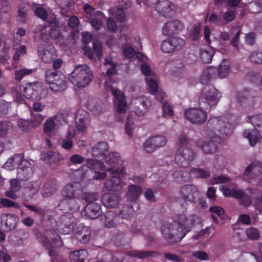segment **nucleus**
Segmentation results:
<instances>
[{
    "instance_id": "50",
    "label": "nucleus",
    "mask_w": 262,
    "mask_h": 262,
    "mask_svg": "<svg viewBox=\"0 0 262 262\" xmlns=\"http://www.w3.org/2000/svg\"><path fill=\"white\" fill-rule=\"evenodd\" d=\"M49 34L51 37L56 40L57 43L61 45L63 42V37L60 32L58 27L52 26Z\"/></svg>"
},
{
    "instance_id": "19",
    "label": "nucleus",
    "mask_w": 262,
    "mask_h": 262,
    "mask_svg": "<svg viewBox=\"0 0 262 262\" xmlns=\"http://www.w3.org/2000/svg\"><path fill=\"white\" fill-rule=\"evenodd\" d=\"M146 85L149 92L155 95L156 98L159 101H162L165 97V93L161 90L159 89L158 77L157 76L152 78L146 77Z\"/></svg>"
},
{
    "instance_id": "53",
    "label": "nucleus",
    "mask_w": 262,
    "mask_h": 262,
    "mask_svg": "<svg viewBox=\"0 0 262 262\" xmlns=\"http://www.w3.org/2000/svg\"><path fill=\"white\" fill-rule=\"evenodd\" d=\"M174 179L178 182L188 181L189 179V173L187 171L183 172L181 170H176L173 174Z\"/></svg>"
},
{
    "instance_id": "10",
    "label": "nucleus",
    "mask_w": 262,
    "mask_h": 262,
    "mask_svg": "<svg viewBox=\"0 0 262 262\" xmlns=\"http://www.w3.org/2000/svg\"><path fill=\"white\" fill-rule=\"evenodd\" d=\"M184 237L190 232L195 224L201 222V219L196 215H187L185 213L177 215L174 219Z\"/></svg>"
},
{
    "instance_id": "9",
    "label": "nucleus",
    "mask_w": 262,
    "mask_h": 262,
    "mask_svg": "<svg viewBox=\"0 0 262 262\" xmlns=\"http://www.w3.org/2000/svg\"><path fill=\"white\" fill-rule=\"evenodd\" d=\"M46 81L51 90L55 92H61L67 89L65 76L51 69L46 71Z\"/></svg>"
},
{
    "instance_id": "52",
    "label": "nucleus",
    "mask_w": 262,
    "mask_h": 262,
    "mask_svg": "<svg viewBox=\"0 0 262 262\" xmlns=\"http://www.w3.org/2000/svg\"><path fill=\"white\" fill-rule=\"evenodd\" d=\"M245 232L247 237L250 239L257 240L260 237L259 230L256 228L249 227L246 230Z\"/></svg>"
},
{
    "instance_id": "20",
    "label": "nucleus",
    "mask_w": 262,
    "mask_h": 262,
    "mask_svg": "<svg viewBox=\"0 0 262 262\" xmlns=\"http://www.w3.org/2000/svg\"><path fill=\"white\" fill-rule=\"evenodd\" d=\"M34 173V167L28 160L24 161L17 168V178L21 180L26 181L30 179Z\"/></svg>"
},
{
    "instance_id": "13",
    "label": "nucleus",
    "mask_w": 262,
    "mask_h": 262,
    "mask_svg": "<svg viewBox=\"0 0 262 262\" xmlns=\"http://www.w3.org/2000/svg\"><path fill=\"white\" fill-rule=\"evenodd\" d=\"M108 90L111 91L114 97V105L118 115L125 113L127 105L123 93L112 85L108 88Z\"/></svg>"
},
{
    "instance_id": "38",
    "label": "nucleus",
    "mask_w": 262,
    "mask_h": 262,
    "mask_svg": "<svg viewBox=\"0 0 262 262\" xmlns=\"http://www.w3.org/2000/svg\"><path fill=\"white\" fill-rule=\"evenodd\" d=\"M104 159L105 163L111 166H114L120 162H122V163L119 166H124V162L121 160L119 154L117 152H110L106 155Z\"/></svg>"
},
{
    "instance_id": "61",
    "label": "nucleus",
    "mask_w": 262,
    "mask_h": 262,
    "mask_svg": "<svg viewBox=\"0 0 262 262\" xmlns=\"http://www.w3.org/2000/svg\"><path fill=\"white\" fill-rule=\"evenodd\" d=\"M135 129V124L134 121L130 119L128 117L125 124V132L129 137H132L133 135V132Z\"/></svg>"
},
{
    "instance_id": "58",
    "label": "nucleus",
    "mask_w": 262,
    "mask_h": 262,
    "mask_svg": "<svg viewBox=\"0 0 262 262\" xmlns=\"http://www.w3.org/2000/svg\"><path fill=\"white\" fill-rule=\"evenodd\" d=\"M210 183L212 185L220 183H225L231 181V179L227 176H214L210 180Z\"/></svg>"
},
{
    "instance_id": "34",
    "label": "nucleus",
    "mask_w": 262,
    "mask_h": 262,
    "mask_svg": "<svg viewBox=\"0 0 262 262\" xmlns=\"http://www.w3.org/2000/svg\"><path fill=\"white\" fill-rule=\"evenodd\" d=\"M243 136L248 139L249 143L252 146H254L261 139L259 132L257 129L245 130L243 132Z\"/></svg>"
},
{
    "instance_id": "4",
    "label": "nucleus",
    "mask_w": 262,
    "mask_h": 262,
    "mask_svg": "<svg viewBox=\"0 0 262 262\" xmlns=\"http://www.w3.org/2000/svg\"><path fill=\"white\" fill-rule=\"evenodd\" d=\"M106 171L110 173L112 176L106 180L104 183V187L107 191H119L124 187L125 183L119 176L115 174L124 176L126 174L125 166H118L117 168H108Z\"/></svg>"
},
{
    "instance_id": "25",
    "label": "nucleus",
    "mask_w": 262,
    "mask_h": 262,
    "mask_svg": "<svg viewBox=\"0 0 262 262\" xmlns=\"http://www.w3.org/2000/svg\"><path fill=\"white\" fill-rule=\"evenodd\" d=\"M2 223H4V230L9 231L14 229L17 225L18 219L14 214L8 213L1 216Z\"/></svg>"
},
{
    "instance_id": "44",
    "label": "nucleus",
    "mask_w": 262,
    "mask_h": 262,
    "mask_svg": "<svg viewBox=\"0 0 262 262\" xmlns=\"http://www.w3.org/2000/svg\"><path fill=\"white\" fill-rule=\"evenodd\" d=\"M216 69L214 67H209L206 68L203 72L202 76V82L205 83L216 77Z\"/></svg>"
},
{
    "instance_id": "14",
    "label": "nucleus",
    "mask_w": 262,
    "mask_h": 262,
    "mask_svg": "<svg viewBox=\"0 0 262 262\" xmlns=\"http://www.w3.org/2000/svg\"><path fill=\"white\" fill-rule=\"evenodd\" d=\"M220 189L225 196L241 199V204L242 205L248 206L251 203L250 199L242 189H238L236 187L231 190L228 187L222 185L220 187Z\"/></svg>"
},
{
    "instance_id": "62",
    "label": "nucleus",
    "mask_w": 262,
    "mask_h": 262,
    "mask_svg": "<svg viewBox=\"0 0 262 262\" xmlns=\"http://www.w3.org/2000/svg\"><path fill=\"white\" fill-rule=\"evenodd\" d=\"M44 118V116L40 114L31 113L29 119L32 120L31 125L35 126L40 124Z\"/></svg>"
},
{
    "instance_id": "18",
    "label": "nucleus",
    "mask_w": 262,
    "mask_h": 262,
    "mask_svg": "<svg viewBox=\"0 0 262 262\" xmlns=\"http://www.w3.org/2000/svg\"><path fill=\"white\" fill-rule=\"evenodd\" d=\"M179 194L185 202H194L199 196L200 193L195 186L184 185L181 187Z\"/></svg>"
},
{
    "instance_id": "3",
    "label": "nucleus",
    "mask_w": 262,
    "mask_h": 262,
    "mask_svg": "<svg viewBox=\"0 0 262 262\" xmlns=\"http://www.w3.org/2000/svg\"><path fill=\"white\" fill-rule=\"evenodd\" d=\"M92 77V71L88 66L78 65L69 75V80L75 86L82 88L90 83Z\"/></svg>"
},
{
    "instance_id": "32",
    "label": "nucleus",
    "mask_w": 262,
    "mask_h": 262,
    "mask_svg": "<svg viewBox=\"0 0 262 262\" xmlns=\"http://www.w3.org/2000/svg\"><path fill=\"white\" fill-rule=\"evenodd\" d=\"M89 122L88 115L84 112V114L78 113L75 118L76 128L79 133H83L86 130V126Z\"/></svg>"
},
{
    "instance_id": "46",
    "label": "nucleus",
    "mask_w": 262,
    "mask_h": 262,
    "mask_svg": "<svg viewBox=\"0 0 262 262\" xmlns=\"http://www.w3.org/2000/svg\"><path fill=\"white\" fill-rule=\"evenodd\" d=\"M189 176L198 178H208L210 176L208 171L200 168H194L191 169Z\"/></svg>"
},
{
    "instance_id": "22",
    "label": "nucleus",
    "mask_w": 262,
    "mask_h": 262,
    "mask_svg": "<svg viewBox=\"0 0 262 262\" xmlns=\"http://www.w3.org/2000/svg\"><path fill=\"white\" fill-rule=\"evenodd\" d=\"M183 24L178 20H173L167 22L162 28V33L166 36L178 33L183 29Z\"/></svg>"
},
{
    "instance_id": "49",
    "label": "nucleus",
    "mask_w": 262,
    "mask_h": 262,
    "mask_svg": "<svg viewBox=\"0 0 262 262\" xmlns=\"http://www.w3.org/2000/svg\"><path fill=\"white\" fill-rule=\"evenodd\" d=\"M110 15L114 16L119 22H124L126 17L123 9L119 8H112L108 10Z\"/></svg>"
},
{
    "instance_id": "54",
    "label": "nucleus",
    "mask_w": 262,
    "mask_h": 262,
    "mask_svg": "<svg viewBox=\"0 0 262 262\" xmlns=\"http://www.w3.org/2000/svg\"><path fill=\"white\" fill-rule=\"evenodd\" d=\"M104 64L107 68L106 71L107 76L110 78L113 77L117 72L116 64L112 61L111 59H105Z\"/></svg>"
},
{
    "instance_id": "40",
    "label": "nucleus",
    "mask_w": 262,
    "mask_h": 262,
    "mask_svg": "<svg viewBox=\"0 0 262 262\" xmlns=\"http://www.w3.org/2000/svg\"><path fill=\"white\" fill-rule=\"evenodd\" d=\"M36 86L35 82L29 83L20 87L21 92L23 93L24 95L27 99L35 98V90Z\"/></svg>"
},
{
    "instance_id": "12",
    "label": "nucleus",
    "mask_w": 262,
    "mask_h": 262,
    "mask_svg": "<svg viewBox=\"0 0 262 262\" xmlns=\"http://www.w3.org/2000/svg\"><path fill=\"white\" fill-rule=\"evenodd\" d=\"M185 43L183 38L179 36H173L162 41L161 49L164 53H171L181 50Z\"/></svg>"
},
{
    "instance_id": "5",
    "label": "nucleus",
    "mask_w": 262,
    "mask_h": 262,
    "mask_svg": "<svg viewBox=\"0 0 262 262\" xmlns=\"http://www.w3.org/2000/svg\"><path fill=\"white\" fill-rule=\"evenodd\" d=\"M82 191L81 185L78 182H73L66 185L61 191V195L64 201H70L69 209L72 211H77L79 209L78 203L75 201Z\"/></svg>"
},
{
    "instance_id": "35",
    "label": "nucleus",
    "mask_w": 262,
    "mask_h": 262,
    "mask_svg": "<svg viewBox=\"0 0 262 262\" xmlns=\"http://www.w3.org/2000/svg\"><path fill=\"white\" fill-rule=\"evenodd\" d=\"M40 183L36 181L27 184L24 190V195L26 199L32 198L38 191Z\"/></svg>"
},
{
    "instance_id": "48",
    "label": "nucleus",
    "mask_w": 262,
    "mask_h": 262,
    "mask_svg": "<svg viewBox=\"0 0 262 262\" xmlns=\"http://www.w3.org/2000/svg\"><path fill=\"white\" fill-rule=\"evenodd\" d=\"M35 86L36 88L35 90L34 99L39 100L46 98L48 94V90L38 82H35Z\"/></svg>"
},
{
    "instance_id": "23",
    "label": "nucleus",
    "mask_w": 262,
    "mask_h": 262,
    "mask_svg": "<svg viewBox=\"0 0 262 262\" xmlns=\"http://www.w3.org/2000/svg\"><path fill=\"white\" fill-rule=\"evenodd\" d=\"M81 171L83 172L82 177L89 180L92 179L103 180L107 176L106 171H93V170L89 169V166L86 165L81 166Z\"/></svg>"
},
{
    "instance_id": "30",
    "label": "nucleus",
    "mask_w": 262,
    "mask_h": 262,
    "mask_svg": "<svg viewBox=\"0 0 262 262\" xmlns=\"http://www.w3.org/2000/svg\"><path fill=\"white\" fill-rule=\"evenodd\" d=\"M108 149L109 148L106 142H99L93 146L92 148V156L95 158H103L104 159Z\"/></svg>"
},
{
    "instance_id": "45",
    "label": "nucleus",
    "mask_w": 262,
    "mask_h": 262,
    "mask_svg": "<svg viewBox=\"0 0 262 262\" xmlns=\"http://www.w3.org/2000/svg\"><path fill=\"white\" fill-rule=\"evenodd\" d=\"M230 71V68L229 62L223 60L218 68L217 75L221 78L226 77L229 75Z\"/></svg>"
},
{
    "instance_id": "59",
    "label": "nucleus",
    "mask_w": 262,
    "mask_h": 262,
    "mask_svg": "<svg viewBox=\"0 0 262 262\" xmlns=\"http://www.w3.org/2000/svg\"><path fill=\"white\" fill-rule=\"evenodd\" d=\"M249 10L253 13H259L262 11V0H257L256 2L249 3L248 6Z\"/></svg>"
},
{
    "instance_id": "63",
    "label": "nucleus",
    "mask_w": 262,
    "mask_h": 262,
    "mask_svg": "<svg viewBox=\"0 0 262 262\" xmlns=\"http://www.w3.org/2000/svg\"><path fill=\"white\" fill-rule=\"evenodd\" d=\"M32 72V69H23L15 72V79L17 81H20L26 75L30 74Z\"/></svg>"
},
{
    "instance_id": "28",
    "label": "nucleus",
    "mask_w": 262,
    "mask_h": 262,
    "mask_svg": "<svg viewBox=\"0 0 262 262\" xmlns=\"http://www.w3.org/2000/svg\"><path fill=\"white\" fill-rule=\"evenodd\" d=\"M85 215L90 219H97L101 213V205L98 203H90L85 207Z\"/></svg>"
},
{
    "instance_id": "57",
    "label": "nucleus",
    "mask_w": 262,
    "mask_h": 262,
    "mask_svg": "<svg viewBox=\"0 0 262 262\" xmlns=\"http://www.w3.org/2000/svg\"><path fill=\"white\" fill-rule=\"evenodd\" d=\"M154 145L157 149L160 147L165 146L167 143V140L164 136H157L151 138Z\"/></svg>"
},
{
    "instance_id": "43",
    "label": "nucleus",
    "mask_w": 262,
    "mask_h": 262,
    "mask_svg": "<svg viewBox=\"0 0 262 262\" xmlns=\"http://www.w3.org/2000/svg\"><path fill=\"white\" fill-rule=\"evenodd\" d=\"M32 7L36 16L42 20H46L47 19L48 13L40 5L34 3L32 4Z\"/></svg>"
},
{
    "instance_id": "7",
    "label": "nucleus",
    "mask_w": 262,
    "mask_h": 262,
    "mask_svg": "<svg viewBox=\"0 0 262 262\" xmlns=\"http://www.w3.org/2000/svg\"><path fill=\"white\" fill-rule=\"evenodd\" d=\"M47 235L51 239V242L49 238L43 234L39 233L37 234V238L38 241L42 244L43 246L47 248L49 250V254L51 257V261L55 262H67L64 259H62L57 257V254L54 248H51L52 247H60L62 245V242L58 235H55L53 237L50 236L49 234Z\"/></svg>"
},
{
    "instance_id": "42",
    "label": "nucleus",
    "mask_w": 262,
    "mask_h": 262,
    "mask_svg": "<svg viewBox=\"0 0 262 262\" xmlns=\"http://www.w3.org/2000/svg\"><path fill=\"white\" fill-rule=\"evenodd\" d=\"M87 165L89 169L93 170V171H101L105 169V166L103 162L93 159H88L86 160Z\"/></svg>"
},
{
    "instance_id": "17",
    "label": "nucleus",
    "mask_w": 262,
    "mask_h": 262,
    "mask_svg": "<svg viewBox=\"0 0 262 262\" xmlns=\"http://www.w3.org/2000/svg\"><path fill=\"white\" fill-rule=\"evenodd\" d=\"M37 53L40 59L45 63L51 62L56 57L54 47L47 42H41L39 44Z\"/></svg>"
},
{
    "instance_id": "6",
    "label": "nucleus",
    "mask_w": 262,
    "mask_h": 262,
    "mask_svg": "<svg viewBox=\"0 0 262 262\" xmlns=\"http://www.w3.org/2000/svg\"><path fill=\"white\" fill-rule=\"evenodd\" d=\"M221 97L220 92L212 85L206 86L202 91L199 105L204 110H209L215 106Z\"/></svg>"
},
{
    "instance_id": "39",
    "label": "nucleus",
    "mask_w": 262,
    "mask_h": 262,
    "mask_svg": "<svg viewBox=\"0 0 262 262\" xmlns=\"http://www.w3.org/2000/svg\"><path fill=\"white\" fill-rule=\"evenodd\" d=\"M95 16H91L90 19V24L94 29L96 30H100L103 27V20L104 18L103 14L99 11L95 12Z\"/></svg>"
},
{
    "instance_id": "26",
    "label": "nucleus",
    "mask_w": 262,
    "mask_h": 262,
    "mask_svg": "<svg viewBox=\"0 0 262 262\" xmlns=\"http://www.w3.org/2000/svg\"><path fill=\"white\" fill-rule=\"evenodd\" d=\"M91 229L89 227L79 225L76 230V238L80 243H87L91 238Z\"/></svg>"
},
{
    "instance_id": "1",
    "label": "nucleus",
    "mask_w": 262,
    "mask_h": 262,
    "mask_svg": "<svg viewBox=\"0 0 262 262\" xmlns=\"http://www.w3.org/2000/svg\"><path fill=\"white\" fill-rule=\"evenodd\" d=\"M235 118V116H231L230 121L228 118L225 116L210 118L207 122L205 130L206 139L198 140L197 146L206 154L216 152L217 150L216 143L228 138L232 135L233 130L232 121Z\"/></svg>"
},
{
    "instance_id": "56",
    "label": "nucleus",
    "mask_w": 262,
    "mask_h": 262,
    "mask_svg": "<svg viewBox=\"0 0 262 262\" xmlns=\"http://www.w3.org/2000/svg\"><path fill=\"white\" fill-rule=\"evenodd\" d=\"M247 121L256 127H262V114L248 116Z\"/></svg>"
},
{
    "instance_id": "24",
    "label": "nucleus",
    "mask_w": 262,
    "mask_h": 262,
    "mask_svg": "<svg viewBox=\"0 0 262 262\" xmlns=\"http://www.w3.org/2000/svg\"><path fill=\"white\" fill-rule=\"evenodd\" d=\"M120 200V196L117 194L107 192L103 195L102 202L107 208H115L118 205Z\"/></svg>"
},
{
    "instance_id": "36",
    "label": "nucleus",
    "mask_w": 262,
    "mask_h": 262,
    "mask_svg": "<svg viewBox=\"0 0 262 262\" xmlns=\"http://www.w3.org/2000/svg\"><path fill=\"white\" fill-rule=\"evenodd\" d=\"M104 104L97 99H91L88 103V108L95 115H99L103 111Z\"/></svg>"
},
{
    "instance_id": "47",
    "label": "nucleus",
    "mask_w": 262,
    "mask_h": 262,
    "mask_svg": "<svg viewBox=\"0 0 262 262\" xmlns=\"http://www.w3.org/2000/svg\"><path fill=\"white\" fill-rule=\"evenodd\" d=\"M212 164L213 167L216 169H223L226 167L227 160L224 156L217 155L214 157Z\"/></svg>"
},
{
    "instance_id": "11",
    "label": "nucleus",
    "mask_w": 262,
    "mask_h": 262,
    "mask_svg": "<svg viewBox=\"0 0 262 262\" xmlns=\"http://www.w3.org/2000/svg\"><path fill=\"white\" fill-rule=\"evenodd\" d=\"M138 5L142 3L147 5H155L156 10L161 15L165 17L173 16L176 12V7L174 4L168 0H160L157 3L153 1L148 2L147 0H136Z\"/></svg>"
},
{
    "instance_id": "37",
    "label": "nucleus",
    "mask_w": 262,
    "mask_h": 262,
    "mask_svg": "<svg viewBox=\"0 0 262 262\" xmlns=\"http://www.w3.org/2000/svg\"><path fill=\"white\" fill-rule=\"evenodd\" d=\"M142 188L139 185H129L126 193L127 199L131 201H136L141 194Z\"/></svg>"
},
{
    "instance_id": "55",
    "label": "nucleus",
    "mask_w": 262,
    "mask_h": 262,
    "mask_svg": "<svg viewBox=\"0 0 262 262\" xmlns=\"http://www.w3.org/2000/svg\"><path fill=\"white\" fill-rule=\"evenodd\" d=\"M56 119V117L47 119L43 125V130L46 133H50L54 129Z\"/></svg>"
},
{
    "instance_id": "16",
    "label": "nucleus",
    "mask_w": 262,
    "mask_h": 262,
    "mask_svg": "<svg viewBox=\"0 0 262 262\" xmlns=\"http://www.w3.org/2000/svg\"><path fill=\"white\" fill-rule=\"evenodd\" d=\"M75 224V219L71 214L63 215L57 222V230L61 234H70L73 232Z\"/></svg>"
},
{
    "instance_id": "41",
    "label": "nucleus",
    "mask_w": 262,
    "mask_h": 262,
    "mask_svg": "<svg viewBox=\"0 0 262 262\" xmlns=\"http://www.w3.org/2000/svg\"><path fill=\"white\" fill-rule=\"evenodd\" d=\"M88 255V252L85 249H80L71 253L69 257L72 262H84Z\"/></svg>"
},
{
    "instance_id": "2",
    "label": "nucleus",
    "mask_w": 262,
    "mask_h": 262,
    "mask_svg": "<svg viewBox=\"0 0 262 262\" xmlns=\"http://www.w3.org/2000/svg\"><path fill=\"white\" fill-rule=\"evenodd\" d=\"M177 150L174 157L176 163L186 167L194 159L195 153L189 146L188 139L184 135L179 137L176 143Z\"/></svg>"
},
{
    "instance_id": "31",
    "label": "nucleus",
    "mask_w": 262,
    "mask_h": 262,
    "mask_svg": "<svg viewBox=\"0 0 262 262\" xmlns=\"http://www.w3.org/2000/svg\"><path fill=\"white\" fill-rule=\"evenodd\" d=\"M262 173V164L258 161H255L251 163L245 169L244 176H255L257 177Z\"/></svg>"
},
{
    "instance_id": "29",
    "label": "nucleus",
    "mask_w": 262,
    "mask_h": 262,
    "mask_svg": "<svg viewBox=\"0 0 262 262\" xmlns=\"http://www.w3.org/2000/svg\"><path fill=\"white\" fill-rule=\"evenodd\" d=\"M214 54V48L209 46H203L200 50L199 56L203 62L209 63L211 62Z\"/></svg>"
},
{
    "instance_id": "8",
    "label": "nucleus",
    "mask_w": 262,
    "mask_h": 262,
    "mask_svg": "<svg viewBox=\"0 0 262 262\" xmlns=\"http://www.w3.org/2000/svg\"><path fill=\"white\" fill-rule=\"evenodd\" d=\"M161 232L165 240L172 244L178 243L184 238L174 220L164 223L161 227Z\"/></svg>"
},
{
    "instance_id": "51",
    "label": "nucleus",
    "mask_w": 262,
    "mask_h": 262,
    "mask_svg": "<svg viewBox=\"0 0 262 262\" xmlns=\"http://www.w3.org/2000/svg\"><path fill=\"white\" fill-rule=\"evenodd\" d=\"M129 255L133 257H137L141 259H143L148 257L156 256L158 255V253L155 251H136L132 252Z\"/></svg>"
},
{
    "instance_id": "27",
    "label": "nucleus",
    "mask_w": 262,
    "mask_h": 262,
    "mask_svg": "<svg viewBox=\"0 0 262 262\" xmlns=\"http://www.w3.org/2000/svg\"><path fill=\"white\" fill-rule=\"evenodd\" d=\"M27 160L24 159V156L22 154H15L4 164V167L9 170L17 167L19 168L20 167L22 163L24 161Z\"/></svg>"
},
{
    "instance_id": "33",
    "label": "nucleus",
    "mask_w": 262,
    "mask_h": 262,
    "mask_svg": "<svg viewBox=\"0 0 262 262\" xmlns=\"http://www.w3.org/2000/svg\"><path fill=\"white\" fill-rule=\"evenodd\" d=\"M119 216L112 211H107L103 215L102 220L108 228L115 227L119 222Z\"/></svg>"
},
{
    "instance_id": "64",
    "label": "nucleus",
    "mask_w": 262,
    "mask_h": 262,
    "mask_svg": "<svg viewBox=\"0 0 262 262\" xmlns=\"http://www.w3.org/2000/svg\"><path fill=\"white\" fill-rule=\"evenodd\" d=\"M249 59L252 62L262 64V52H253L251 54Z\"/></svg>"
},
{
    "instance_id": "60",
    "label": "nucleus",
    "mask_w": 262,
    "mask_h": 262,
    "mask_svg": "<svg viewBox=\"0 0 262 262\" xmlns=\"http://www.w3.org/2000/svg\"><path fill=\"white\" fill-rule=\"evenodd\" d=\"M120 214L122 218L129 219L134 215V209L130 206H123L122 209L120 211Z\"/></svg>"
},
{
    "instance_id": "21",
    "label": "nucleus",
    "mask_w": 262,
    "mask_h": 262,
    "mask_svg": "<svg viewBox=\"0 0 262 262\" xmlns=\"http://www.w3.org/2000/svg\"><path fill=\"white\" fill-rule=\"evenodd\" d=\"M236 97L240 105L245 107L252 106L254 103V97L248 89H245L238 91Z\"/></svg>"
},
{
    "instance_id": "15",
    "label": "nucleus",
    "mask_w": 262,
    "mask_h": 262,
    "mask_svg": "<svg viewBox=\"0 0 262 262\" xmlns=\"http://www.w3.org/2000/svg\"><path fill=\"white\" fill-rule=\"evenodd\" d=\"M185 118L193 124H202L207 120V115L204 108H191L187 110L184 114Z\"/></svg>"
}]
</instances>
